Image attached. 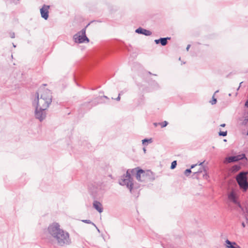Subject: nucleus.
<instances>
[{
	"label": "nucleus",
	"instance_id": "nucleus-1",
	"mask_svg": "<svg viewBox=\"0 0 248 248\" xmlns=\"http://www.w3.org/2000/svg\"><path fill=\"white\" fill-rule=\"evenodd\" d=\"M48 233L53 238L54 243L60 246H64L70 244L69 234L60 228V225L56 222L50 224L47 229Z\"/></svg>",
	"mask_w": 248,
	"mask_h": 248
},
{
	"label": "nucleus",
	"instance_id": "nucleus-2",
	"mask_svg": "<svg viewBox=\"0 0 248 248\" xmlns=\"http://www.w3.org/2000/svg\"><path fill=\"white\" fill-rule=\"evenodd\" d=\"M52 100V96L50 90L44 89L41 93L40 96L38 93H36V98L32 102L33 106H38L44 108L43 109H47L51 104Z\"/></svg>",
	"mask_w": 248,
	"mask_h": 248
},
{
	"label": "nucleus",
	"instance_id": "nucleus-3",
	"mask_svg": "<svg viewBox=\"0 0 248 248\" xmlns=\"http://www.w3.org/2000/svg\"><path fill=\"white\" fill-rule=\"evenodd\" d=\"M131 170H128L125 174L121 176L119 180V184L121 186H125L131 192L133 188L134 184L131 177Z\"/></svg>",
	"mask_w": 248,
	"mask_h": 248
},
{
	"label": "nucleus",
	"instance_id": "nucleus-4",
	"mask_svg": "<svg viewBox=\"0 0 248 248\" xmlns=\"http://www.w3.org/2000/svg\"><path fill=\"white\" fill-rule=\"evenodd\" d=\"M73 39L75 43L81 44L86 42L88 43L89 40L86 35V28L81 30L73 36Z\"/></svg>",
	"mask_w": 248,
	"mask_h": 248
},
{
	"label": "nucleus",
	"instance_id": "nucleus-5",
	"mask_svg": "<svg viewBox=\"0 0 248 248\" xmlns=\"http://www.w3.org/2000/svg\"><path fill=\"white\" fill-rule=\"evenodd\" d=\"M247 173L241 172L237 176L236 180L241 188L246 190L248 188V183L247 179Z\"/></svg>",
	"mask_w": 248,
	"mask_h": 248
},
{
	"label": "nucleus",
	"instance_id": "nucleus-6",
	"mask_svg": "<svg viewBox=\"0 0 248 248\" xmlns=\"http://www.w3.org/2000/svg\"><path fill=\"white\" fill-rule=\"evenodd\" d=\"M131 173L132 175L136 174V177L139 181H145L147 176L144 170L138 168H135L131 170Z\"/></svg>",
	"mask_w": 248,
	"mask_h": 248
},
{
	"label": "nucleus",
	"instance_id": "nucleus-7",
	"mask_svg": "<svg viewBox=\"0 0 248 248\" xmlns=\"http://www.w3.org/2000/svg\"><path fill=\"white\" fill-rule=\"evenodd\" d=\"M35 107V116L36 118L39 120L40 121H43L46 118V113L45 110L46 109H43L44 108H42V107Z\"/></svg>",
	"mask_w": 248,
	"mask_h": 248
},
{
	"label": "nucleus",
	"instance_id": "nucleus-8",
	"mask_svg": "<svg viewBox=\"0 0 248 248\" xmlns=\"http://www.w3.org/2000/svg\"><path fill=\"white\" fill-rule=\"evenodd\" d=\"M244 158L247 159L245 155L244 154H242L235 156H232L226 157L225 158V160L224 161V163H231L233 162H236Z\"/></svg>",
	"mask_w": 248,
	"mask_h": 248
},
{
	"label": "nucleus",
	"instance_id": "nucleus-9",
	"mask_svg": "<svg viewBox=\"0 0 248 248\" xmlns=\"http://www.w3.org/2000/svg\"><path fill=\"white\" fill-rule=\"evenodd\" d=\"M228 197L229 201L237 205L240 208H241V205L237 200V195L235 191H232L231 192L228 194Z\"/></svg>",
	"mask_w": 248,
	"mask_h": 248
},
{
	"label": "nucleus",
	"instance_id": "nucleus-10",
	"mask_svg": "<svg viewBox=\"0 0 248 248\" xmlns=\"http://www.w3.org/2000/svg\"><path fill=\"white\" fill-rule=\"evenodd\" d=\"M49 9V6L46 5H44L43 7L40 9L41 17L45 20L47 19L48 17Z\"/></svg>",
	"mask_w": 248,
	"mask_h": 248
},
{
	"label": "nucleus",
	"instance_id": "nucleus-11",
	"mask_svg": "<svg viewBox=\"0 0 248 248\" xmlns=\"http://www.w3.org/2000/svg\"><path fill=\"white\" fill-rule=\"evenodd\" d=\"M226 248H241L235 242H231L228 239L225 241Z\"/></svg>",
	"mask_w": 248,
	"mask_h": 248
},
{
	"label": "nucleus",
	"instance_id": "nucleus-12",
	"mask_svg": "<svg viewBox=\"0 0 248 248\" xmlns=\"http://www.w3.org/2000/svg\"><path fill=\"white\" fill-rule=\"evenodd\" d=\"M93 207L100 213L103 211V208L101 203L97 201H94L93 202Z\"/></svg>",
	"mask_w": 248,
	"mask_h": 248
},
{
	"label": "nucleus",
	"instance_id": "nucleus-13",
	"mask_svg": "<svg viewBox=\"0 0 248 248\" xmlns=\"http://www.w3.org/2000/svg\"><path fill=\"white\" fill-rule=\"evenodd\" d=\"M136 32L138 33L144 34L146 36H150L152 34V32L151 31L147 30L146 29H142L141 28H139L137 29H136Z\"/></svg>",
	"mask_w": 248,
	"mask_h": 248
},
{
	"label": "nucleus",
	"instance_id": "nucleus-14",
	"mask_svg": "<svg viewBox=\"0 0 248 248\" xmlns=\"http://www.w3.org/2000/svg\"><path fill=\"white\" fill-rule=\"evenodd\" d=\"M170 37H166V38H161L159 39V40L160 41V43L162 46H165L167 44V40H170Z\"/></svg>",
	"mask_w": 248,
	"mask_h": 248
},
{
	"label": "nucleus",
	"instance_id": "nucleus-15",
	"mask_svg": "<svg viewBox=\"0 0 248 248\" xmlns=\"http://www.w3.org/2000/svg\"><path fill=\"white\" fill-rule=\"evenodd\" d=\"M202 169L203 170V174H202L203 178L204 179L207 180L209 178V176L207 174V170H206L205 167H202Z\"/></svg>",
	"mask_w": 248,
	"mask_h": 248
},
{
	"label": "nucleus",
	"instance_id": "nucleus-16",
	"mask_svg": "<svg viewBox=\"0 0 248 248\" xmlns=\"http://www.w3.org/2000/svg\"><path fill=\"white\" fill-rule=\"evenodd\" d=\"M248 124V117L244 118L242 122L240 123V124L242 126H246Z\"/></svg>",
	"mask_w": 248,
	"mask_h": 248
},
{
	"label": "nucleus",
	"instance_id": "nucleus-17",
	"mask_svg": "<svg viewBox=\"0 0 248 248\" xmlns=\"http://www.w3.org/2000/svg\"><path fill=\"white\" fill-rule=\"evenodd\" d=\"M152 139H145L142 140V143L143 145H145V143H146V142L147 143H152Z\"/></svg>",
	"mask_w": 248,
	"mask_h": 248
},
{
	"label": "nucleus",
	"instance_id": "nucleus-18",
	"mask_svg": "<svg viewBox=\"0 0 248 248\" xmlns=\"http://www.w3.org/2000/svg\"><path fill=\"white\" fill-rule=\"evenodd\" d=\"M82 221L83 222L87 223V224H92L94 226H95V224L92 222L89 219H85V220H82Z\"/></svg>",
	"mask_w": 248,
	"mask_h": 248
},
{
	"label": "nucleus",
	"instance_id": "nucleus-19",
	"mask_svg": "<svg viewBox=\"0 0 248 248\" xmlns=\"http://www.w3.org/2000/svg\"><path fill=\"white\" fill-rule=\"evenodd\" d=\"M168 124V123L167 121H164L162 123H158V124L161 125V127H166L167 125Z\"/></svg>",
	"mask_w": 248,
	"mask_h": 248
},
{
	"label": "nucleus",
	"instance_id": "nucleus-20",
	"mask_svg": "<svg viewBox=\"0 0 248 248\" xmlns=\"http://www.w3.org/2000/svg\"><path fill=\"white\" fill-rule=\"evenodd\" d=\"M176 165H177L176 161H173L171 163V166H170V168H171V169H174L176 167Z\"/></svg>",
	"mask_w": 248,
	"mask_h": 248
},
{
	"label": "nucleus",
	"instance_id": "nucleus-21",
	"mask_svg": "<svg viewBox=\"0 0 248 248\" xmlns=\"http://www.w3.org/2000/svg\"><path fill=\"white\" fill-rule=\"evenodd\" d=\"M191 172V169H186V170H185V172H184V173L186 175V176H188L189 174Z\"/></svg>",
	"mask_w": 248,
	"mask_h": 248
},
{
	"label": "nucleus",
	"instance_id": "nucleus-22",
	"mask_svg": "<svg viewBox=\"0 0 248 248\" xmlns=\"http://www.w3.org/2000/svg\"><path fill=\"white\" fill-rule=\"evenodd\" d=\"M201 166L202 167H201V168L197 171L194 172L195 174L198 175L199 174H200L201 173L203 172V170L202 169V167H203L202 165Z\"/></svg>",
	"mask_w": 248,
	"mask_h": 248
},
{
	"label": "nucleus",
	"instance_id": "nucleus-23",
	"mask_svg": "<svg viewBox=\"0 0 248 248\" xmlns=\"http://www.w3.org/2000/svg\"><path fill=\"white\" fill-rule=\"evenodd\" d=\"M227 132L226 131H220L218 133L219 136H226L227 135Z\"/></svg>",
	"mask_w": 248,
	"mask_h": 248
},
{
	"label": "nucleus",
	"instance_id": "nucleus-24",
	"mask_svg": "<svg viewBox=\"0 0 248 248\" xmlns=\"http://www.w3.org/2000/svg\"><path fill=\"white\" fill-rule=\"evenodd\" d=\"M203 163V162H200V163H198L196 164H194V165H192L191 166V168H190V169H193L194 168L195 166H196L197 165H199L200 166H202V164Z\"/></svg>",
	"mask_w": 248,
	"mask_h": 248
},
{
	"label": "nucleus",
	"instance_id": "nucleus-25",
	"mask_svg": "<svg viewBox=\"0 0 248 248\" xmlns=\"http://www.w3.org/2000/svg\"><path fill=\"white\" fill-rule=\"evenodd\" d=\"M217 103V99L214 98V96H213V100L211 101V103L212 105H214Z\"/></svg>",
	"mask_w": 248,
	"mask_h": 248
},
{
	"label": "nucleus",
	"instance_id": "nucleus-26",
	"mask_svg": "<svg viewBox=\"0 0 248 248\" xmlns=\"http://www.w3.org/2000/svg\"><path fill=\"white\" fill-rule=\"evenodd\" d=\"M103 98H106V99H108V97H107V96H105V95H104V96H103L100 97L98 98L99 100H100V101H99V103H102V101H101V100H102Z\"/></svg>",
	"mask_w": 248,
	"mask_h": 248
},
{
	"label": "nucleus",
	"instance_id": "nucleus-27",
	"mask_svg": "<svg viewBox=\"0 0 248 248\" xmlns=\"http://www.w3.org/2000/svg\"><path fill=\"white\" fill-rule=\"evenodd\" d=\"M10 37L12 38H14L15 36V33L14 32H12L10 33Z\"/></svg>",
	"mask_w": 248,
	"mask_h": 248
},
{
	"label": "nucleus",
	"instance_id": "nucleus-28",
	"mask_svg": "<svg viewBox=\"0 0 248 248\" xmlns=\"http://www.w3.org/2000/svg\"><path fill=\"white\" fill-rule=\"evenodd\" d=\"M155 43L156 44H159V43H160V41L159 40V39H156L155 40Z\"/></svg>",
	"mask_w": 248,
	"mask_h": 248
},
{
	"label": "nucleus",
	"instance_id": "nucleus-29",
	"mask_svg": "<svg viewBox=\"0 0 248 248\" xmlns=\"http://www.w3.org/2000/svg\"><path fill=\"white\" fill-rule=\"evenodd\" d=\"M190 47V45H187V47L186 48V49L187 51H188Z\"/></svg>",
	"mask_w": 248,
	"mask_h": 248
},
{
	"label": "nucleus",
	"instance_id": "nucleus-30",
	"mask_svg": "<svg viewBox=\"0 0 248 248\" xmlns=\"http://www.w3.org/2000/svg\"><path fill=\"white\" fill-rule=\"evenodd\" d=\"M120 94H119L118 96L117 97V98H116V100L117 101H119L120 100Z\"/></svg>",
	"mask_w": 248,
	"mask_h": 248
},
{
	"label": "nucleus",
	"instance_id": "nucleus-31",
	"mask_svg": "<svg viewBox=\"0 0 248 248\" xmlns=\"http://www.w3.org/2000/svg\"><path fill=\"white\" fill-rule=\"evenodd\" d=\"M242 227H243V228H245V227L246 225H245V223H244V222H242Z\"/></svg>",
	"mask_w": 248,
	"mask_h": 248
},
{
	"label": "nucleus",
	"instance_id": "nucleus-32",
	"mask_svg": "<svg viewBox=\"0 0 248 248\" xmlns=\"http://www.w3.org/2000/svg\"><path fill=\"white\" fill-rule=\"evenodd\" d=\"M245 106L248 107V100L246 102Z\"/></svg>",
	"mask_w": 248,
	"mask_h": 248
},
{
	"label": "nucleus",
	"instance_id": "nucleus-33",
	"mask_svg": "<svg viewBox=\"0 0 248 248\" xmlns=\"http://www.w3.org/2000/svg\"><path fill=\"white\" fill-rule=\"evenodd\" d=\"M225 126V124H221L220 125V126H221V127H224Z\"/></svg>",
	"mask_w": 248,
	"mask_h": 248
},
{
	"label": "nucleus",
	"instance_id": "nucleus-34",
	"mask_svg": "<svg viewBox=\"0 0 248 248\" xmlns=\"http://www.w3.org/2000/svg\"><path fill=\"white\" fill-rule=\"evenodd\" d=\"M242 83H243L242 82H240V86L238 87V88H237V90H238L239 89L240 87V86H241V84H242Z\"/></svg>",
	"mask_w": 248,
	"mask_h": 248
},
{
	"label": "nucleus",
	"instance_id": "nucleus-35",
	"mask_svg": "<svg viewBox=\"0 0 248 248\" xmlns=\"http://www.w3.org/2000/svg\"><path fill=\"white\" fill-rule=\"evenodd\" d=\"M143 151H144V153H146V149L145 148H143Z\"/></svg>",
	"mask_w": 248,
	"mask_h": 248
},
{
	"label": "nucleus",
	"instance_id": "nucleus-36",
	"mask_svg": "<svg viewBox=\"0 0 248 248\" xmlns=\"http://www.w3.org/2000/svg\"><path fill=\"white\" fill-rule=\"evenodd\" d=\"M94 227L96 228L97 231L98 232H99V229H98V228L96 227V226L95 225V226H94Z\"/></svg>",
	"mask_w": 248,
	"mask_h": 248
},
{
	"label": "nucleus",
	"instance_id": "nucleus-37",
	"mask_svg": "<svg viewBox=\"0 0 248 248\" xmlns=\"http://www.w3.org/2000/svg\"><path fill=\"white\" fill-rule=\"evenodd\" d=\"M158 124H158L157 123H154V125L156 126Z\"/></svg>",
	"mask_w": 248,
	"mask_h": 248
},
{
	"label": "nucleus",
	"instance_id": "nucleus-38",
	"mask_svg": "<svg viewBox=\"0 0 248 248\" xmlns=\"http://www.w3.org/2000/svg\"><path fill=\"white\" fill-rule=\"evenodd\" d=\"M13 46H14V47H16L15 45L13 44Z\"/></svg>",
	"mask_w": 248,
	"mask_h": 248
},
{
	"label": "nucleus",
	"instance_id": "nucleus-39",
	"mask_svg": "<svg viewBox=\"0 0 248 248\" xmlns=\"http://www.w3.org/2000/svg\"><path fill=\"white\" fill-rule=\"evenodd\" d=\"M247 135L248 136V131H247Z\"/></svg>",
	"mask_w": 248,
	"mask_h": 248
},
{
	"label": "nucleus",
	"instance_id": "nucleus-40",
	"mask_svg": "<svg viewBox=\"0 0 248 248\" xmlns=\"http://www.w3.org/2000/svg\"><path fill=\"white\" fill-rule=\"evenodd\" d=\"M218 92V91H217L216 92H215V93Z\"/></svg>",
	"mask_w": 248,
	"mask_h": 248
},
{
	"label": "nucleus",
	"instance_id": "nucleus-41",
	"mask_svg": "<svg viewBox=\"0 0 248 248\" xmlns=\"http://www.w3.org/2000/svg\"><path fill=\"white\" fill-rule=\"evenodd\" d=\"M229 95L230 96H231V93H229Z\"/></svg>",
	"mask_w": 248,
	"mask_h": 248
}]
</instances>
